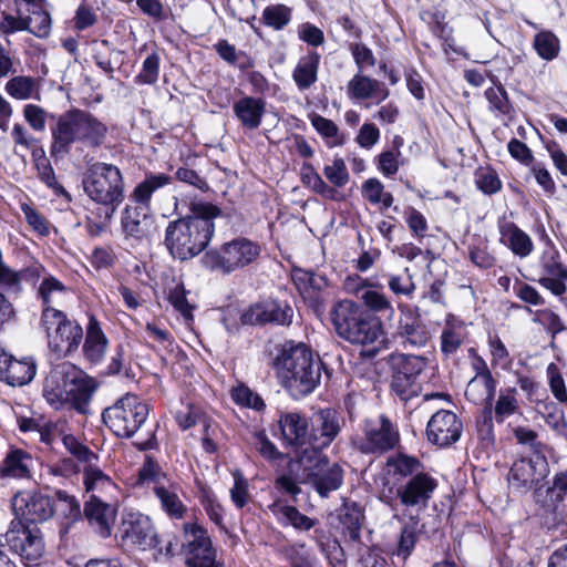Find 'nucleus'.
Returning <instances> with one entry per match:
<instances>
[{"label": "nucleus", "instance_id": "obj_17", "mask_svg": "<svg viewBox=\"0 0 567 567\" xmlns=\"http://www.w3.org/2000/svg\"><path fill=\"white\" fill-rule=\"evenodd\" d=\"M4 538L10 549L27 560H37L44 551V542L37 525L13 519Z\"/></svg>", "mask_w": 567, "mask_h": 567}, {"label": "nucleus", "instance_id": "obj_55", "mask_svg": "<svg viewBox=\"0 0 567 567\" xmlns=\"http://www.w3.org/2000/svg\"><path fill=\"white\" fill-rule=\"evenodd\" d=\"M476 432L481 441L487 444L493 443L495 440L494 423H493V406H483L481 413L475 421Z\"/></svg>", "mask_w": 567, "mask_h": 567}, {"label": "nucleus", "instance_id": "obj_8", "mask_svg": "<svg viewBox=\"0 0 567 567\" xmlns=\"http://www.w3.org/2000/svg\"><path fill=\"white\" fill-rule=\"evenodd\" d=\"M261 247L258 243L237 237L220 246L219 249L206 251L203 262L206 268L229 275L254 264L260 256Z\"/></svg>", "mask_w": 567, "mask_h": 567}, {"label": "nucleus", "instance_id": "obj_27", "mask_svg": "<svg viewBox=\"0 0 567 567\" xmlns=\"http://www.w3.org/2000/svg\"><path fill=\"white\" fill-rule=\"evenodd\" d=\"M82 516L101 537L106 538L111 535V525L114 519V511L111 505L102 502L95 495H91L84 504Z\"/></svg>", "mask_w": 567, "mask_h": 567}, {"label": "nucleus", "instance_id": "obj_54", "mask_svg": "<svg viewBox=\"0 0 567 567\" xmlns=\"http://www.w3.org/2000/svg\"><path fill=\"white\" fill-rule=\"evenodd\" d=\"M233 478L234 485L230 488V499L236 508L241 509L249 502V483L239 470L233 473Z\"/></svg>", "mask_w": 567, "mask_h": 567}, {"label": "nucleus", "instance_id": "obj_20", "mask_svg": "<svg viewBox=\"0 0 567 567\" xmlns=\"http://www.w3.org/2000/svg\"><path fill=\"white\" fill-rule=\"evenodd\" d=\"M546 456L535 455L514 462L508 473L509 485L518 492H527L536 487L548 474Z\"/></svg>", "mask_w": 567, "mask_h": 567}, {"label": "nucleus", "instance_id": "obj_1", "mask_svg": "<svg viewBox=\"0 0 567 567\" xmlns=\"http://www.w3.org/2000/svg\"><path fill=\"white\" fill-rule=\"evenodd\" d=\"M189 215L168 223L165 229L164 245L168 254L185 261L204 251L214 234L215 218L221 210L212 203H192Z\"/></svg>", "mask_w": 567, "mask_h": 567}, {"label": "nucleus", "instance_id": "obj_11", "mask_svg": "<svg viewBox=\"0 0 567 567\" xmlns=\"http://www.w3.org/2000/svg\"><path fill=\"white\" fill-rule=\"evenodd\" d=\"M122 538L142 550L154 549L156 559L174 555L172 537H159L151 518L138 512L127 513L121 525Z\"/></svg>", "mask_w": 567, "mask_h": 567}, {"label": "nucleus", "instance_id": "obj_56", "mask_svg": "<svg viewBox=\"0 0 567 567\" xmlns=\"http://www.w3.org/2000/svg\"><path fill=\"white\" fill-rule=\"evenodd\" d=\"M168 301L185 320L193 319V306L187 300V291L183 284H177L169 290Z\"/></svg>", "mask_w": 567, "mask_h": 567}, {"label": "nucleus", "instance_id": "obj_33", "mask_svg": "<svg viewBox=\"0 0 567 567\" xmlns=\"http://www.w3.org/2000/svg\"><path fill=\"white\" fill-rule=\"evenodd\" d=\"M465 339V324L453 315H447L441 332L440 350L445 358L454 355Z\"/></svg>", "mask_w": 567, "mask_h": 567}, {"label": "nucleus", "instance_id": "obj_51", "mask_svg": "<svg viewBox=\"0 0 567 567\" xmlns=\"http://www.w3.org/2000/svg\"><path fill=\"white\" fill-rule=\"evenodd\" d=\"M361 300L370 310L388 315L389 318H392L395 312L389 298L380 291L367 289L362 291Z\"/></svg>", "mask_w": 567, "mask_h": 567}, {"label": "nucleus", "instance_id": "obj_52", "mask_svg": "<svg viewBox=\"0 0 567 567\" xmlns=\"http://www.w3.org/2000/svg\"><path fill=\"white\" fill-rule=\"evenodd\" d=\"M161 58L157 52H152L143 61L142 70L134 78L136 84L153 85L157 82L159 76Z\"/></svg>", "mask_w": 567, "mask_h": 567}, {"label": "nucleus", "instance_id": "obj_30", "mask_svg": "<svg viewBox=\"0 0 567 567\" xmlns=\"http://www.w3.org/2000/svg\"><path fill=\"white\" fill-rule=\"evenodd\" d=\"M269 512L282 526H292L297 530L307 532L313 528L318 520L302 513L293 505L284 504L280 498L268 505Z\"/></svg>", "mask_w": 567, "mask_h": 567}, {"label": "nucleus", "instance_id": "obj_2", "mask_svg": "<svg viewBox=\"0 0 567 567\" xmlns=\"http://www.w3.org/2000/svg\"><path fill=\"white\" fill-rule=\"evenodd\" d=\"M274 368L282 388L299 400L311 394L320 383L321 371L329 379L332 370L306 343L287 342L274 359Z\"/></svg>", "mask_w": 567, "mask_h": 567}, {"label": "nucleus", "instance_id": "obj_49", "mask_svg": "<svg viewBox=\"0 0 567 567\" xmlns=\"http://www.w3.org/2000/svg\"><path fill=\"white\" fill-rule=\"evenodd\" d=\"M290 21L291 9L285 4H271L262 11L264 24L276 31L282 30Z\"/></svg>", "mask_w": 567, "mask_h": 567}, {"label": "nucleus", "instance_id": "obj_9", "mask_svg": "<svg viewBox=\"0 0 567 567\" xmlns=\"http://www.w3.org/2000/svg\"><path fill=\"white\" fill-rule=\"evenodd\" d=\"M148 412V405L137 395L126 393L104 409L102 421L117 437L130 439L146 422Z\"/></svg>", "mask_w": 567, "mask_h": 567}, {"label": "nucleus", "instance_id": "obj_6", "mask_svg": "<svg viewBox=\"0 0 567 567\" xmlns=\"http://www.w3.org/2000/svg\"><path fill=\"white\" fill-rule=\"evenodd\" d=\"M437 481L427 473L415 474L402 482H395L391 486H384L379 499L393 511L401 505L406 509H425L434 491Z\"/></svg>", "mask_w": 567, "mask_h": 567}, {"label": "nucleus", "instance_id": "obj_61", "mask_svg": "<svg viewBox=\"0 0 567 567\" xmlns=\"http://www.w3.org/2000/svg\"><path fill=\"white\" fill-rule=\"evenodd\" d=\"M65 290V286L58 280L53 276L45 277L39 288H38V297L41 299L42 302V311H44L47 308H53L52 307V293L53 292H62Z\"/></svg>", "mask_w": 567, "mask_h": 567}, {"label": "nucleus", "instance_id": "obj_64", "mask_svg": "<svg viewBox=\"0 0 567 567\" xmlns=\"http://www.w3.org/2000/svg\"><path fill=\"white\" fill-rule=\"evenodd\" d=\"M547 492L555 503H563L567 498V470H560L554 474L551 486Z\"/></svg>", "mask_w": 567, "mask_h": 567}, {"label": "nucleus", "instance_id": "obj_32", "mask_svg": "<svg viewBox=\"0 0 567 567\" xmlns=\"http://www.w3.org/2000/svg\"><path fill=\"white\" fill-rule=\"evenodd\" d=\"M107 339L94 316L89 317L86 337L83 343V353L91 363H99L105 353Z\"/></svg>", "mask_w": 567, "mask_h": 567}, {"label": "nucleus", "instance_id": "obj_58", "mask_svg": "<svg viewBox=\"0 0 567 567\" xmlns=\"http://www.w3.org/2000/svg\"><path fill=\"white\" fill-rule=\"evenodd\" d=\"M476 187L485 195H493L501 190L502 182L493 169L481 168L475 173Z\"/></svg>", "mask_w": 567, "mask_h": 567}, {"label": "nucleus", "instance_id": "obj_10", "mask_svg": "<svg viewBox=\"0 0 567 567\" xmlns=\"http://www.w3.org/2000/svg\"><path fill=\"white\" fill-rule=\"evenodd\" d=\"M41 326L50 350L59 358L78 350L83 340L81 324L55 308H47L41 312Z\"/></svg>", "mask_w": 567, "mask_h": 567}, {"label": "nucleus", "instance_id": "obj_15", "mask_svg": "<svg viewBox=\"0 0 567 567\" xmlns=\"http://www.w3.org/2000/svg\"><path fill=\"white\" fill-rule=\"evenodd\" d=\"M272 435L285 449L297 452L307 445L311 447L309 420L306 414L297 411L280 412Z\"/></svg>", "mask_w": 567, "mask_h": 567}, {"label": "nucleus", "instance_id": "obj_14", "mask_svg": "<svg viewBox=\"0 0 567 567\" xmlns=\"http://www.w3.org/2000/svg\"><path fill=\"white\" fill-rule=\"evenodd\" d=\"M82 109L72 107L61 114L50 113L51 145L50 155L55 161L71 153L72 146L80 142Z\"/></svg>", "mask_w": 567, "mask_h": 567}, {"label": "nucleus", "instance_id": "obj_24", "mask_svg": "<svg viewBox=\"0 0 567 567\" xmlns=\"http://www.w3.org/2000/svg\"><path fill=\"white\" fill-rule=\"evenodd\" d=\"M152 221V209L131 202L121 213V229L126 238L141 240L145 238Z\"/></svg>", "mask_w": 567, "mask_h": 567}, {"label": "nucleus", "instance_id": "obj_29", "mask_svg": "<svg viewBox=\"0 0 567 567\" xmlns=\"http://www.w3.org/2000/svg\"><path fill=\"white\" fill-rule=\"evenodd\" d=\"M233 111L243 127L256 130L262 122L266 101L261 97L246 95L234 103Z\"/></svg>", "mask_w": 567, "mask_h": 567}, {"label": "nucleus", "instance_id": "obj_35", "mask_svg": "<svg viewBox=\"0 0 567 567\" xmlns=\"http://www.w3.org/2000/svg\"><path fill=\"white\" fill-rule=\"evenodd\" d=\"M32 458L29 453L21 449L11 447L0 466V475L1 477H11V478H29L31 476L30 473V464Z\"/></svg>", "mask_w": 567, "mask_h": 567}, {"label": "nucleus", "instance_id": "obj_53", "mask_svg": "<svg viewBox=\"0 0 567 567\" xmlns=\"http://www.w3.org/2000/svg\"><path fill=\"white\" fill-rule=\"evenodd\" d=\"M66 451L75 457L80 463L85 465L97 461L99 456L89 446L81 443L74 435H64L62 439Z\"/></svg>", "mask_w": 567, "mask_h": 567}, {"label": "nucleus", "instance_id": "obj_60", "mask_svg": "<svg viewBox=\"0 0 567 567\" xmlns=\"http://www.w3.org/2000/svg\"><path fill=\"white\" fill-rule=\"evenodd\" d=\"M83 475L87 492L104 488L111 484V478L100 467L95 466L94 462L85 465Z\"/></svg>", "mask_w": 567, "mask_h": 567}, {"label": "nucleus", "instance_id": "obj_4", "mask_svg": "<svg viewBox=\"0 0 567 567\" xmlns=\"http://www.w3.org/2000/svg\"><path fill=\"white\" fill-rule=\"evenodd\" d=\"M330 317L338 336L352 344H372L384 334L381 320L350 300L337 302Z\"/></svg>", "mask_w": 567, "mask_h": 567}, {"label": "nucleus", "instance_id": "obj_62", "mask_svg": "<svg viewBox=\"0 0 567 567\" xmlns=\"http://www.w3.org/2000/svg\"><path fill=\"white\" fill-rule=\"evenodd\" d=\"M533 321L544 326L553 339L566 329L560 317L548 309L536 311Z\"/></svg>", "mask_w": 567, "mask_h": 567}, {"label": "nucleus", "instance_id": "obj_46", "mask_svg": "<svg viewBox=\"0 0 567 567\" xmlns=\"http://www.w3.org/2000/svg\"><path fill=\"white\" fill-rule=\"evenodd\" d=\"M6 92L16 100L39 99L37 81L32 76L17 75L6 83Z\"/></svg>", "mask_w": 567, "mask_h": 567}, {"label": "nucleus", "instance_id": "obj_26", "mask_svg": "<svg viewBox=\"0 0 567 567\" xmlns=\"http://www.w3.org/2000/svg\"><path fill=\"white\" fill-rule=\"evenodd\" d=\"M291 277L302 297L309 300L312 307L320 308L323 301L319 292L328 286L326 277L302 268H293Z\"/></svg>", "mask_w": 567, "mask_h": 567}, {"label": "nucleus", "instance_id": "obj_22", "mask_svg": "<svg viewBox=\"0 0 567 567\" xmlns=\"http://www.w3.org/2000/svg\"><path fill=\"white\" fill-rule=\"evenodd\" d=\"M184 536L186 540V564H210L216 559V551L213 548L212 540L207 530L197 523L184 524Z\"/></svg>", "mask_w": 567, "mask_h": 567}, {"label": "nucleus", "instance_id": "obj_7", "mask_svg": "<svg viewBox=\"0 0 567 567\" xmlns=\"http://www.w3.org/2000/svg\"><path fill=\"white\" fill-rule=\"evenodd\" d=\"M391 371V390L404 402L419 395L421 391L420 377L427 367L424 355L403 352H392L385 359Z\"/></svg>", "mask_w": 567, "mask_h": 567}, {"label": "nucleus", "instance_id": "obj_43", "mask_svg": "<svg viewBox=\"0 0 567 567\" xmlns=\"http://www.w3.org/2000/svg\"><path fill=\"white\" fill-rule=\"evenodd\" d=\"M419 520L416 517H411L410 520L403 525L398 540L396 548L392 551V558L398 563L404 564L412 555L419 534L422 529L417 527Z\"/></svg>", "mask_w": 567, "mask_h": 567}, {"label": "nucleus", "instance_id": "obj_47", "mask_svg": "<svg viewBox=\"0 0 567 567\" xmlns=\"http://www.w3.org/2000/svg\"><path fill=\"white\" fill-rule=\"evenodd\" d=\"M41 152L40 159H37V171L38 176L41 182H43L49 188H51L55 195L64 196L69 200L71 199L70 194L66 189L56 181L55 173L53 167L51 166L49 159L45 157L43 148H40Z\"/></svg>", "mask_w": 567, "mask_h": 567}, {"label": "nucleus", "instance_id": "obj_39", "mask_svg": "<svg viewBox=\"0 0 567 567\" xmlns=\"http://www.w3.org/2000/svg\"><path fill=\"white\" fill-rule=\"evenodd\" d=\"M54 514L61 516L65 524L60 533L66 534L72 524L82 518V509L80 502L75 496L70 495L63 489L54 491Z\"/></svg>", "mask_w": 567, "mask_h": 567}, {"label": "nucleus", "instance_id": "obj_48", "mask_svg": "<svg viewBox=\"0 0 567 567\" xmlns=\"http://www.w3.org/2000/svg\"><path fill=\"white\" fill-rule=\"evenodd\" d=\"M533 47L539 58L551 61L559 53L560 42L551 31H540L535 34Z\"/></svg>", "mask_w": 567, "mask_h": 567}, {"label": "nucleus", "instance_id": "obj_40", "mask_svg": "<svg viewBox=\"0 0 567 567\" xmlns=\"http://www.w3.org/2000/svg\"><path fill=\"white\" fill-rule=\"evenodd\" d=\"M153 493L158 499L162 511L171 519L184 518L187 507L178 496L177 487L174 485L166 486L164 484H156L153 487Z\"/></svg>", "mask_w": 567, "mask_h": 567}, {"label": "nucleus", "instance_id": "obj_63", "mask_svg": "<svg viewBox=\"0 0 567 567\" xmlns=\"http://www.w3.org/2000/svg\"><path fill=\"white\" fill-rule=\"evenodd\" d=\"M323 173L334 188L343 187L349 181V173L341 157H336L331 165L324 166Z\"/></svg>", "mask_w": 567, "mask_h": 567}, {"label": "nucleus", "instance_id": "obj_13", "mask_svg": "<svg viewBox=\"0 0 567 567\" xmlns=\"http://www.w3.org/2000/svg\"><path fill=\"white\" fill-rule=\"evenodd\" d=\"M362 431L363 437L355 442V446L363 454H383L400 443L398 426L384 414L365 419Z\"/></svg>", "mask_w": 567, "mask_h": 567}, {"label": "nucleus", "instance_id": "obj_38", "mask_svg": "<svg viewBox=\"0 0 567 567\" xmlns=\"http://www.w3.org/2000/svg\"><path fill=\"white\" fill-rule=\"evenodd\" d=\"M499 233L514 255L526 258L533 252L534 244L532 238L516 224L509 221L501 225Z\"/></svg>", "mask_w": 567, "mask_h": 567}, {"label": "nucleus", "instance_id": "obj_5", "mask_svg": "<svg viewBox=\"0 0 567 567\" xmlns=\"http://www.w3.org/2000/svg\"><path fill=\"white\" fill-rule=\"evenodd\" d=\"M82 185L85 195L104 208L117 210L125 198L123 174L110 163L95 162L89 165Z\"/></svg>", "mask_w": 567, "mask_h": 567}, {"label": "nucleus", "instance_id": "obj_37", "mask_svg": "<svg viewBox=\"0 0 567 567\" xmlns=\"http://www.w3.org/2000/svg\"><path fill=\"white\" fill-rule=\"evenodd\" d=\"M496 386L497 382L493 375H474L467 383L465 396L470 402L476 405H493L496 393Z\"/></svg>", "mask_w": 567, "mask_h": 567}, {"label": "nucleus", "instance_id": "obj_57", "mask_svg": "<svg viewBox=\"0 0 567 567\" xmlns=\"http://www.w3.org/2000/svg\"><path fill=\"white\" fill-rule=\"evenodd\" d=\"M231 396L237 404L244 408L254 409L255 411H262L266 408L262 398L246 385L235 388Z\"/></svg>", "mask_w": 567, "mask_h": 567}, {"label": "nucleus", "instance_id": "obj_25", "mask_svg": "<svg viewBox=\"0 0 567 567\" xmlns=\"http://www.w3.org/2000/svg\"><path fill=\"white\" fill-rule=\"evenodd\" d=\"M347 93L349 99L357 101L377 99V104H380L390 95L389 89L382 82L363 75L361 72H358L348 82Z\"/></svg>", "mask_w": 567, "mask_h": 567}, {"label": "nucleus", "instance_id": "obj_19", "mask_svg": "<svg viewBox=\"0 0 567 567\" xmlns=\"http://www.w3.org/2000/svg\"><path fill=\"white\" fill-rule=\"evenodd\" d=\"M346 425L344 416L332 408L320 409L311 420V449L315 453L327 449Z\"/></svg>", "mask_w": 567, "mask_h": 567}, {"label": "nucleus", "instance_id": "obj_34", "mask_svg": "<svg viewBox=\"0 0 567 567\" xmlns=\"http://www.w3.org/2000/svg\"><path fill=\"white\" fill-rule=\"evenodd\" d=\"M422 468L423 464L419 458L402 453H398L386 461V474L389 480H392V485L395 482L405 481L415 474L424 473Z\"/></svg>", "mask_w": 567, "mask_h": 567}, {"label": "nucleus", "instance_id": "obj_28", "mask_svg": "<svg viewBox=\"0 0 567 567\" xmlns=\"http://www.w3.org/2000/svg\"><path fill=\"white\" fill-rule=\"evenodd\" d=\"M172 182L173 177L168 174L147 172L144 178L131 192L128 202L152 209L151 202L153 195Z\"/></svg>", "mask_w": 567, "mask_h": 567}, {"label": "nucleus", "instance_id": "obj_31", "mask_svg": "<svg viewBox=\"0 0 567 567\" xmlns=\"http://www.w3.org/2000/svg\"><path fill=\"white\" fill-rule=\"evenodd\" d=\"M80 144L87 148L103 146L109 136V126L86 110L81 113Z\"/></svg>", "mask_w": 567, "mask_h": 567}, {"label": "nucleus", "instance_id": "obj_44", "mask_svg": "<svg viewBox=\"0 0 567 567\" xmlns=\"http://www.w3.org/2000/svg\"><path fill=\"white\" fill-rule=\"evenodd\" d=\"M301 181L305 186L309 187L312 192L323 198L330 200L337 199V189L329 186L316 172L315 167L308 162H305L301 166Z\"/></svg>", "mask_w": 567, "mask_h": 567}, {"label": "nucleus", "instance_id": "obj_45", "mask_svg": "<svg viewBox=\"0 0 567 567\" xmlns=\"http://www.w3.org/2000/svg\"><path fill=\"white\" fill-rule=\"evenodd\" d=\"M484 95L488 102V110L496 116H507L513 112V105L505 87L499 83L485 90Z\"/></svg>", "mask_w": 567, "mask_h": 567}, {"label": "nucleus", "instance_id": "obj_42", "mask_svg": "<svg viewBox=\"0 0 567 567\" xmlns=\"http://www.w3.org/2000/svg\"><path fill=\"white\" fill-rule=\"evenodd\" d=\"M338 516L344 536L352 542H359L364 517L361 506L355 502L346 501L340 507Z\"/></svg>", "mask_w": 567, "mask_h": 567}, {"label": "nucleus", "instance_id": "obj_3", "mask_svg": "<svg viewBox=\"0 0 567 567\" xmlns=\"http://www.w3.org/2000/svg\"><path fill=\"white\" fill-rule=\"evenodd\" d=\"M97 382L68 361L53 365L43 383V398L55 410L72 409L90 413V403Z\"/></svg>", "mask_w": 567, "mask_h": 567}, {"label": "nucleus", "instance_id": "obj_36", "mask_svg": "<svg viewBox=\"0 0 567 567\" xmlns=\"http://www.w3.org/2000/svg\"><path fill=\"white\" fill-rule=\"evenodd\" d=\"M320 59L316 51H309L299 59L292 72V80L299 91H306L317 82Z\"/></svg>", "mask_w": 567, "mask_h": 567}, {"label": "nucleus", "instance_id": "obj_16", "mask_svg": "<svg viewBox=\"0 0 567 567\" xmlns=\"http://www.w3.org/2000/svg\"><path fill=\"white\" fill-rule=\"evenodd\" d=\"M12 509L16 520L34 526L54 515V497L42 491L18 493L12 498Z\"/></svg>", "mask_w": 567, "mask_h": 567}, {"label": "nucleus", "instance_id": "obj_12", "mask_svg": "<svg viewBox=\"0 0 567 567\" xmlns=\"http://www.w3.org/2000/svg\"><path fill=\"white\" fill-rule=\"evenodd\" d=\"M400 315L391 332L392 339L403 349L419 350L432 340L429 323L422 318L417 308L399 305Z\"/></svg>", "mask_w": 567, "mask_h": 567}, {"label": "nucleus", "instance_id": "obj_59", "mask_svg": "<svg viewBox=\"0 0 567 567\" xmlns=\"http://www.w3.org/2000/svg\"><path fill=\"white\" fill-rule=\"evenodd\" d=\"M546 374L554 398L560 403H567V389L558 365L554 362L549 363Z\"/></svg>", "mask_w": 567, "mask_h": 567}, {"label": "nucleus", "instance_id": "obj_23", "mask_svg": "<svg viewBox=\"0 0 567 567\" xmlns=\"http://www.w3.org/2000/svg\"><path fill=\"white\" fill-rule=\"evenodd\" d=\"M309 481L321 497H328L343 484V470L339 464L330 463L327 456L318 455Z\"/></svg>", "mask_w": 567, "mask_h": 567}, {"label": "nucleus", "instance_id": "obj_21", "mask_svg": "<svg viewBox=\"0 0 567 567\" xmlns=\"http://www.w3.org/2000/svg\"><path fill=\"white\" fill-rule=\"evenodd\" d=\"M462 431V421L449 410H439L431 416L426 425L427 440L440 447H446L457 442Z\"/></svg>", "mask_w": 567, "mask_h": 567}, {"label": "nucleus", "instance_id": "obj_50", "mask_svg": "<svg viewBox=\"0 0 567 567\" xmlns=\"http://www.w3.org/2000/svg\"><path fill=\"white\" fill-rule=\"evenodd\" d=\"M518 410V401L516 399V389L511 388L505 392H501L495 406L493 408L494 416L497 423H503L507 417L515 414Z\"/></svg>", "mask_w": 567, "mask_h": 567}, {"label": "nucleus", "instance_id": "obj_18", "mask_svg": "<svg viewBox=\"0 0 567 567\" xmlns=\"http://www.w3.org/2000/svg\"><path fill=\"white\" fill-rule=\"evenodd\" d=\"M293 315L295 311L288 302L268 299L251 305L241 313L240 321L249 326H290Z\"/></svg>", "mask_w": 567, "mask_h": 567}, {"label": "nucleus", "instance_id": "obj_41", "mask_svg": "<svg viewBox=\"0 0 567 567\" xmlns=\"http://www.w3.org/2000/svg\"><path fill=\"white\" fill-rule=\"evenodd\" d=\"M35 372L37 365L31 358L17 360L11 355L1 381L12 386H21L31 382Z\"/></svg>", "mask_w": 567, "mask_h": 567}]
</instances>
